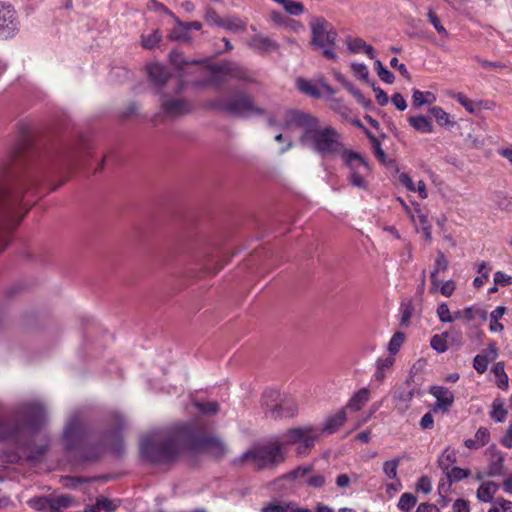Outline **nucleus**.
Segmentation results:
<instances>
[{"label": "nucleus", "instance_id": "obj_34", "mask_svg": "<svg viewBox=\"0 0 512 512\" xmlns=\"http://www.w3.org/2000/svg\"><path fill=\"white\" fill-rule=\"evenodd\" d=\"M170 63L175 66L177 69H183L186 65L189 64H200L202 60H187L183 53L179 51H171L169 54Z\"/></svg>", "mask_w": 512, "mask_h": 512}, {"label": "nucleus", "instance_id": "obj_6", "mask_svg": "<svg viewBox=\"0 0 512 512\" xmlns=\"http://www.w3.org/2000/svg\"><path fill=\"white\" fill-rule=\"evenodd\" d=\"M311 41L314 49L322 51V54L330 60H337L335 44L337 31L324 17H314L310 21Z\"/></svg>", "mask_w": 512, "mask_h": 512}, {"label": "nucleus", "instance_id": "obj_16", "mask_svg": "<svg viewBox=\"0 0 512 512\" xmlns=\"http://www.w3.org/2000/svg\"><path fill=\"white\" fill-rule=\"evenodd\" d=\"M429 393L436 398V402L432 406V411H449L454 402V395L448 388L434 385L430 387Z\"/></svg>", "mask_w": 512, "mask_h": 512}, {"label": "nucleus", "instance_id": "obj_26", "mask_svg": "<svg viewBox=\"0 0 512 512\" xmlns=\"http://www.w3.org/2000/svg\"><path fill=\"white\" fill-rule=\"evenodd\" d=\"M498 491V485L495 482L487 481L482 483L477 489V499L481 502H491Z\"/></svg>", "mask_w": 512, "mask_h": 512}, {"label": "nucleus", "instance_id": "obj_44", "mask_svg": "<svg viewBox=\"0 0 512 512\" xmlns=\"http://www.w3.org/2000/svg\"><path fill=\"white\" fill-rule=\"evenodd\" d=\"M161 41V35L159 30H154L149 35L141 36V44L145 49H153L155 48L159 42Z\"/></svg>", "mask_w": 512, "mask_h": 512}, {"label": "nucleus", "instance_id": "obj_28", "mask_svg": "<svg viewBox=\"0 0 512 512\" xmlns=\"http://www.w3.org/2000/svg\"><path fill=\"white\" fill-rule=\"evenodd\" d=\"M477 316L480 317L483 321H485L487 318L486 311H484L480 308H475L473 306H470L463 310H459V311L455 312V319L463 318L466 321H471Z\"/></svg>", "mask_w": 512, "mask_h": 512}, {"label": "nucleus", "instance_id": "obj_51", "mask_svg": "<svg viewBox=\"0 0 512 512\" xmlns=\"http://www.w3.org/2000/svg\"><path fill=\"white\" fill-rule=\"evenodd\" d=\"M439 320L443 323H451L455 320V314L452 316L446 303H441L437 308Z\"/></svg>", "mask_w": 512, "mask_h": 512}, {"label": "nucleus", "instance_id": "obj_2", "mask_svg": "<svg viewBox=\"0 0 512 512\" xmlns=\"http://www.w3.org/2000/svg\"><path fill=\"white\" fill-rule=\"evenodd\" d=\"M302 130L299 142L322 158L336 157L345 149L341 134L331 125L320 126L319 119L307 112L290 109L283 115L282 129Z\"/></svg>", "mask_w": 512, "mask_h": 512}, {"label": "nucleus", "instance_id": "obj_7", "mask_svg": "<svg viewBox=\"0 0 512 512\" xmlns=\"http://www.w3.org/2000/svg\"><path fill=\"white\" fill-rule=\"evenodd\" d=\"M339 157L342 166L347 169V181L352 187L367 190V176L370 174L371 167L366 158L359 152L345 148Z\"/></svg>", "mask_w": 512, "mask_h": 512}, {"label": "nucleus", "instance_id": "obj_53", "mask_svg": "<svg viewBox=\"0 0 512 512\" xmlns=\"http://www.w3.org/2000/svg\"><path fill=\"white\" fill-rule=\"evenodd\" d=\"M21 460V456L16 451L0 450V461L6 464H16Z\"/></svg>", "mask_w": 512, "mask_h": 512}, {"label": "nucleus", "instance_id": "obj_5", "mask_svg": "<svg viewBox=\"0 0 512 512\" xmlns=\"http://www.w3.org/2000/svg\"><path fill=\"white\" fill-rule=\"evenodd\" d=\"M205 107L239 118H248L252 115L265 114V109L256 106L252 97L245 92L235 93L232 97L226 100H210L205 104Z\"/></svg>", "mask_w": 512, "mask_h": 512}, {"label": "nucleus", "instance_id": "obj_55", "mask_svg": "<svg viewBox=\"0 0 512 512\" xmlns=\"http://www.w3.org/2000/svg\"><path fill=\"white\" fill-rule=\"evenodd\" d=\"M374 93H375V98L377 100V103L380 105V106H385L388 104V101H389V98H388V95L387 93L381 89L379 86H377L376 82L375 81H372L370 83Z\"/></svg>", "mask_w": 512, "mask_h": 512}, {"label": "nucleus", "instance_id": "obj_38", "mask_svg": "<svg viewBox=\"0 0 512 512\" xmlns=\"http://www.w3.org/2000/svg\"><path fill=\"white\" fill-rule=\"evenodd\" d=\"M374 68L378 77L386 84H392L395 80L394 74L389 71L379 59L374 61Z\"/></svg>", "mask_w": 512, "mask_h": 512}, {"label": "nucleus", "instance_id": "obj_8", "mask_svg": "<svg viewBox=\"0 0 512 512\" xmlns=\"http://www.w3.org/2000/svg\"><path fill=\"white\" fill-rule=\"evenodd\" d=\"M262 406L266 417L273 420L292 418L298 413V405L295 400L282 397L276 390H267L264 392Z\"/></svg>", "mask_w": 512, "mask_h": 512}, {"label": "nucleus", "instance_id": "obj_62", "mask_svg": "<svg viewBox=\"0 0 512 512\" xmlns=\"http://www.w3.org/2000/svg\"><path fill=\"white\" fill-rule=\"evenodd\" d=\"M495 285L508 286L512 284V276L505 274L502 271H497L494 274Z\"/></svg>", "mask_w": 512, "mask_h": 512}, {"label": "nucleus", "instance_id": "obj_20", "mask_svg": "<svg viewBox=\"0 0 512 512\" xmlns=\"http://www.w3.org/2000/svg\"><path fill=\"white\" fill-rule=\"evenodd\" d=\"M248 46L259 54L277 51L279 44L271 38L262 34L253 35L248 41Z\"/></svg>", "mask_w": 512, "mask_h": 512}, {"label": "nucleus", "instance_id": "obj_33", "mask_svg": "<svg viewBox=\"0 0 512 512\" xmlns=\"http://www.w3.org/2000/svg\"><path fill=\"white\" fill-rule=\"evenodd\" d=\"M412 99H413V107L419 108L426 103L434 102L436 100V97L430 91L422 92L418 89H413Z\"/></svg>", "mask_w": 512, "mask_h": 512}, {"label": "nucleus", "instance_id": "obj_40", "mask_svg": "<svg viewBox=\"0 0 512 512\" xmlns=\"http://www.w3.org/2000/svg\"><path fill=\"white\" fill-rule=\"evenodd\" d=\"M448 335V332H443L441 334H436L432 336L430 341L431 347L438 353H444L445 351H447L448 346L446 340Z\"/></svg>", "mask_w": 512, "mask_h": 512}, {"label": "nucleus", "instance_id": "obj_4", "mask_svg": "<svg viewBox=\"0 0 512 512\" xmlns=\"http://www.w3.org/2000/svg\"><path fill=\"white\" fill-rule=\"evenodd\" d=\"M282 445L278 441L253 445L240 457L234 459L233 463L242 465L245 462H250L256 470L275 467L285 461Z\"/></svg>", "mask_w": 512, "mask_h": 512}, {"label": "nucleus", "instance_id": "obj_27", "mask_svg": "<svg viewBox=\"0 0 512 512\" xmlns=\"http://www.w3.org/2000/svg\"><path fill=\"white\" fill-rule=\"evenodd\" d=\"M429 113L435 118L441 127H450L456 124L455 121L451 120L450 114L439 106L431 107L429 109Z\"/></svg>", "mask_w": 512, "mask_h": 512}, {"label": "nucleus", "instance_id": "obj_52", "mask_svg": "<svg viewBox=\"0 0 512 512\" xmlns=\"http://www.w3.org/2000/svg\"><path fill=\"white\" fill-rule=\"evenodd\" d=\"M228 76H225L223 72H212V75L208 81L202 85H211L217 89L221 88L222 85L227 81Z\"/></svg>", "mask_w": 512, "mask_h": 512}, {"label": "nucleus", "instance_id": "obj_30", "mask_svg": "<svg viewBox=\"0 0 512 512\" xmlns=\"http://www.w3.org/2000/svg\"><path fill=\"white\" fill-rule=\"evenodd\" d=\"M408 459L406 454L398 456L392 460L383 463V472L388 479H395L397 477V468L401 461Z\"/></svg>", "mask_w": 512, "mask_h": 512}, {"label": "nucleus", "instance_id": "obj_63", "mask_svg": "<svg viewBox=\"0 0 512 512\" xmlns=\"http://www.w3.org/2000/svg\"><path fill=\"white\" fill-rule=\"evenodd\" d=\"M416 488L418 491H421L425 494L430 493L432 489L431 480L427 476H422L419 478Z\"/></svg>", "mask_w": 512, "mask_h": 512}, {"label": "nucleus", "instance_id": "obj_29", "mask_svg": "<svg viewBox=\"0 0 512 512\" xmlns=\"http://www.w3.org/2000/svg\"><path fill=\"white\" fill-rule=\"evenodd\" d=\"M217 27H221L233 32H239L245 30L246 23L240 18L233 16L227 19L219 20V22H217Z\"/></svg>", "mask_w": 512, "mask_h": 512}, {"label": "nucleus", "instance_id": "obj_3", "mask_svg": "<svg viewBox=\"0 0 512 512\" xmlns=\"http://www.w3.org/2000/svg\"><path fill=\"white\" fill-rule=\"evenodd\" d=\"M45 407L37 402L21 403L16 410L0 418V442L19 443L39 431L45 421Z\"/></svg>", "mask_w": 512, "mask_h": 512}, {"label": "nucleus", "instance_id": "obj_54", "mask_svg": "<svg viewBox=\"0 0 512 512\" xmlns=\"http://www.w3.org/2000/svg\"><path fill=\"white\" fill-rule=\"evenodd\" d=\"M347 48L349 53L356 54L362 51V48L366 44V42L361 38H351L348 37L346 40Z\"/></svg>", "mask_w": 512, "mask_h": 512}, {"label": "nucleus", "instance_id": "obj_43", "mask_svg": "<svg viewBox=\"0 0 512 512\" xmlns=\"http://www.w3.org/2000/svg\"><path fill=\"white\" fill-rule=\"evenodd\" d=\"M351 70L353 72V75L356 78L364 81L367 84L371 83L370 80H369V70H368V67L364 63L352 62L351 63Z\"/></svg>", "mask_w": 512, "mask_h": 512}, {"label": "nucleus", "instance_id": "obj_14", "mask_svg": "<svg viewBox=\"0 0 512 512\" xmlns=\"http://www.w3.org/2000/svg\"><path fill=\"white\" fill-rule=\"evenodd\" d=\"M147 74L155 93L163 98L165 96L163 92L164 88L169 84L172 78L170 69L164 65L152 63L147 66Z\"/></svg>", "mask_w": 512, "mask_h": 512}, {"label": "nucleus", "instance_id": "obj_9", "mask_svg": "<svg viewBox=\"0 0 512 512\" xmlns=\"http://www.w3.org/2000/svg\"><path fill=\"white\" fill-rule=\"evenodd\" d=\"M319 437L318 430L313 426H304L291 428L285 431L280 439L282 444H296L301 445L297 448V453L302 455L306 454L315 444Z\"/></svg>", "mask_w": 512, "mask_h": 512}, {"label": "nucleus", "instance_id": "obj_21", "mask_svg": "<svg viewBox=\"0 0 512 512\" xmlns=\"http://www.w3.org/2000/svg\"><path fill=\"white\" fill-rule=\"evenodd\" d=\"M498 357V348L495 343H490L484 354H477L473 359V368L483 374L487 371L490 361Z\"/></svg>", "mask_w": 512, "mask_h": 512}, {"label": "nucleus", "instance_id": "obj_17", "mask_svg": "<svg viewBox=\"0 0 512 512\" xmlns=\"http://www.w3.org/2000/svg\"><path fill=\"white\" fill-rule=\"evenodd\" d=\"M192 106L184 99H167L161 102V112L168 117H178L190 113Z\"/></svg>", "mask_w": 512, "mask_h": 512}, {"label": "nucleus", "instance_id": "obj_59", "mask_svg": "<svg viewBox=\"0 0 512 512\" xmlns=\"http://www.w3.org/2000/svg\"><path fill=\"white\" fill-rule=\"evenodd\" d=\"M306 484L313 488H322L326 484V478L322 474H316L306 479Z\"/></svg>", "mask_w": 512, "mask_h": 512}, {"label": "nucleus", "instance_id": "obj_45", "mask_svg": "<svg viewBox=\"0 0 512 512\" xmlns=\"http://www.w3.org/2000/svg\"><path fill=\"white\" fill-rule=\"evenodd\" d=\"M455 99L470 114L476 113V111L479 109L477 107V101L470 100L466 95H464L461 92H459L455 95Z\"/></svg>", "mask_w": 512, "mask_h": 512}, {"label": "nucleus", "instance_id": "obj_61", "mask_svg": "<svg viewBox=\"0 0 512 512\" xmlns=\"http://www.w3.org/2000/svg\"><path fill=\"white\" fill-rule=\"evenodd\" d=\"M474 438L476 440H478V443L480 444V446L483 447L484 445H486L489 442V440H490V433H489L487 428L480 427L476 431Z\"/></svg>", "mask_w": 512, "mask_h": 512}, {"label": "nucleus", "instance_id": "obj_46", "mask_svg": "<svg viewBox=\"0 0 512 512\" xmlns=\"http://www.w3.org/2000/svg\"><path fill=\"white\" fill-rule=\"evenodd\" d=\"M428 21L433 25L434 29L443 37H448V31L441 24L439 17L437 14L430 8L427 13Z\"/></svg>", "mask_w": 512, "mask_h": 512}, {"label": "nucleus", "instance_id": "obj_23", "mask_svg": "<svg viewBox=\"0 0 512 512\" xmlns=\"http://www.w3.org/2000/svg\"><path fill=\"white\" fill-rule=\"evenodd\" d=\"M447 269H448V261L444 255V253L441 251H438L437 258H436L435 264H434V269L430 273V280H431L433 289L436 290L440 284V281L438 280V277H437L438 273L440 271H445Z\"/></svg>", "mask_w": 512, "mask_h": 512}, {"label": "nucleus", "instance_id": "obj_11", "mask_svg": "<svg viewBox=\"0 0 512 512\" xmlns=\"http://www.w3.org/2000/svg\"><path fill=\"white\" fill-rule=\"evenodd\" d=\"M63 438L66 450H78L84 447L90 436L77 419H71L64 430Z\"/></svg>", "mask_w": 512, "mask_h": 512}, {"label": "nucleus", "instance_id": "obj_12", "mask_svg": "<svg viewBox=\"0 0 512 512\" xmlns=\"http://www.w3.org/2000/svg\"><path fill=\"white\" fill-rule=\"evenodd\" d=\"M19 31V20L11 4L0 2V38L14 37Z\"/></svg>", "mask_w": 512, "mask_h": 512}, {"label": "nucleus", "instance_id": "obj_39", "mask_svg": "<svg viewBox=\"0 0 512 512\" xmlns=\"http://www.w3.org/2000/svg\"><path fill=\"white\" fill-rule=\"evenodd\" d=\"M448 482L450 484L459 482L465 478H468L471 475V471L469 469H463L460 467H453L449 470V472L445 473Z\"/></svg>", "mask_w": 512, "mask_h": 512}, {"label": "nucleus", "instance_id": "obj_49", "mask_svg": "<svg viewBox=\"0 0 512 512\" xmlns=\"http://www.w3.org/2000/svg\"><path fill=\"white\" fill-rule=\"evenodd\" d=\"M290 502L282 503L280 501L270 502L263 506L261 512H290Z\"/></svg>", "mask_w": 512, "mask_h": 512}, {"label": "nucleus", "instance_id": "obj_42", "mask_svg": "<svg viewBox=\"0 0 512 512\" xmlns=\"http://www.w3.org/2000/svg\"><path fill=\"white\" fill-rule=\"evenodd\" d=\"M417 503V497L412 493H403L398 501V508L403 512H409Z\"/></svg>", "mask_w": 512, "mask_h": 512}, {"label": "nucleus", "instance_id": "obj_15", "mask_svg": "<svg viewBox=\"0 0 512 512\" xmlns=\"http://www.w3.org/2000/svg\"><path fill=\"white\" fill-rule=\"evenodd\" d=\"M211 72H223L228 78H234L246 83H254L255 78L253 74L246 67L236 64L225 62L216 64L210 67Z\"/></svg>", "mask_w": 512, "mask_h": 512}, {"label": "nucleus", "instance_id": "obj_10", "mask_svg": "<svg viewBox=\"0 0 512 512\" xmlns=\"http://www.w3.org/2000/svg\"><path fill=\"white\" fill-rule=\"evenodd\" d=\"M30 508L41 512H60L74 505V499L67 494L37 496L29 499Z\"/></svg>", "mask_w": 512, "mask_h": 512}, {"label": "nucleus", "instance_id": "obj_35", "mask_svg": "<svg viewBox=\"0 0 512 512\" xmlns=\"http://www.w3.org/2000/svg\"><path fill=\"white\" fill-rule=\"evenodd\" d=\"M297 88L304 94L309 95L313 98H320L321 93L319 89L309 80L304 78H299L297 80Z\"/></svg>", "mask_w": 512, "mask_h": 512}, {"label": "nucleus", "instance_id": "obj_60", "mask_svg": "<svg viewBox=\"0 0 512 512\" xmlns=\"http://www.w3.org/2000/svg\"><path fill=\"white\" fill-rule=\"evenodd\" d=\"M148 6L150 9H154L155 11L164 13V14L172 17L175 20V17H176L175 14L163 3H161L157 0H150Z\"/></svg>", "mask_w": 512, "mask_h": 512}, {"label": "nucleus", "instance_id": "obj_25", "mask_svg": "<svg viewBox=\"0 0 512 512\" xmlns=\"http://www.w3.org/2000/svg\"><path fill=\"white\" fill-rule=\"evenodd\" d=\"M408 123L420 133H432L434 131L432 122L424 115L410 116Z\"/></svg>", "mask_w": 512, "mask_h": 512}, {"label": "nucleus", "instance_id": "obj_36", "mask_svg": "<svg viewBox=\"0 0 512 512\" xmlns=\"http://www.w3.org/2000/svg\"><path fill=\"white\" fill-rule=\"evenodd\" d=\"M47 451H48V444H42V445H34L31 447H27L25 453H26L27 459L29 461L38 462L45 456Z\"/></svg>", "mask_w": 512, "mask_h": 512}, {"label": "nucleus", "instance_id": "obj_57", "mask_svg": "<svg viewBox=\"0 0 512 512\" xmlns=\"http://www.w3.org/2000/svg\"><path fill=\"white\" fill-rule=\"evenodd\" d=\"M29 148V140L26 136H22L17 146L14 148L13 151V159L20 158L26 150Z\"/></svg>", "mask_w": 512, "mask_h": 512}, {"label": "nucleus", "instance_id": "obj_58", "mask_svg": "<svg viewBox=\"0 0 512 512\" xmlns=\"http://www.w3.org/2000/svg\"><path fill=\"white\" fill-rule=\"evenodd\" d=\"M351 94L354 96V98L357 100V102L367 110L372 109L373 103L370 99L366 98L359 89L355 87V89L351 92Z\"/></svg>", "mask_w": 512, "mask_h": 512}, {"label": "nucleus", "instance_id": "obj_22", "mask_svg": "<svg viewBox=\"0 0 512 512\" xmlns=\"http://www.w3.org/2000/svg\"><path fill=\"white\" fill-rule=\"evenodd\" d=\"M346 419L345 409H341L326 418L321 431L326 434H333L345 423Z\"/></svg>", "mask_w": 512, "mask_h": 512}, {"label": "nucleus", "instance_id": "obj_48", "mask_svg": "<svg viewBox=\"0 0 512 512\" xmlns=\"http://www.w3.org/2000/svg\"><path fill=\"white\" fill-rule=\"evenodd\" d=\"M405 340V334L403 332H396L389 341L388 350L391 354H396Z\"/></svg>", "mask_w": 512, "mask_h": 512}, {"label": "nucleus", "instance_id": "obj_19", "mask_svg": "<svg viewBox=\"0 0 512 512\" xmlns=\"http://www.w3.org/2000/svg\"><path fill=\"white\" fill-rule=\"evenodd\" d=\"M110 423L112 425H115L117 429L115 431H107L105 433V437L115 439V443L112 445L111 449L115 454L120 456L124 452V444L122 439L120 438L119 433L125 426V419L118 412H112L110 415Z\"/></svg>", "mask_w": 512, "mask_h": 512}, {"label": "nucleus", "instance_id": "obj_37", "mask_svg": "<svg viewBox=\"0 0 512 512\" xmlns=\"http://www.w3.org/2000/svg\"><path fill=\"white\" fill-rule=\"evenodd\" d=\"M330 108L335 113L340 115L344 120H349L351 116V109L343 102L342 99L334 98L331 100Z\"/></svg>", "mask_w": 512, "mask_h": 512}, {"label": "nucleus", "instance_id": "obj_47", "mask_svg": "<svg viewBox=\"0 0 512 512\" xmlns=\"http://www.w3.org/2000/svg\"><path fill=\"white\" fill-rule=\"evenodd\" d=\"M195 406L203 414L214 415L219 412V404L215 401L195 402Z\"/></svg>", "mask_w": 512, "mask_h": 512}, {"label": "nucleus", "instance_id": "obj_13", "mask_svg": "<svg viewBox=\"0 0 512 512\" xmlns=\"http://www.w3.org/2000/svg\"><path fill=\"white\" fill-rule=\"evenodd\" d=\"M415 396H422V391L418 384L414 383L413 377H408L404 383H402L393 392V401L396 403V407L399 410H406L409 408V403Z\"/></svg>", "mask_w": 512, "mask_h": 512}, {"label": "nucleus", "instance_id": "obj_32", "mask_svg": "<svg viewBox=\"0 0 512 512\" xmlns=\"http://www.w3.org/2000/svg\"><path fill=\"white\" fill-rule=\"evenodd\" d=\"M457 457L456 453L449 448H446L441 456L438 458V466L442 469L443 473L449 472L451 469L450 466L456 463Z\"/></svg>", "mask_w": 512, "mask_h": 512}, {"label": "nucleus", "instance_id": "obj_41", "mask_svg": "<svg viewBox=\"0 0 512 512\" xmlns=\"http://www.w3.org/2000/svg\"><path fill=\"white\" fill-rule=\"evenodd\" d=\"M313 470L311 465L308 466H299L296 469L290 471L289 473L283 475L278 480L288 479V480H297L306 477Z\"/></svg>", "mask_w": 512, "mask_h": 512}, {"label": "nucleus", "instance_id": "obj_56", "mask_svg": "<svg viewBox=\"0 0 512 512\" xmlns=\"http://www.w3.org/2000/svg\"><path fill=\"white\" fill-rule=\"evenodd\" d=\"M96 502H97V506L100 509V512L101 511L114 512L117 508V505L112 500H110L104 496L98 497L96 499Z\"/></svg>", "mask_w": 512, "mask_h": 512}, {"label": "nucleus", "instance_id": "obj_1", "mask_svg": "<svg viewBox=\"0 0 512 512\" xmlns=\"http://www.w3.org/2000/svg\"><path fill=\"white\" fill-rule=\"evenodd\" d=\"M205 452L213 458H222L227 447L215 436L206 435L194 422L175 425L167 433L153 434L141 439V457L153 464L173 462L182 451Z\"/></svg>", "mask_w": 512, "mask_h": 512}, {"label": "nucleus", "instance_id": "obj_24", "mask_svg": "<svg viewBox=\"0 0 512 512\" xmlns=\"http://www.w3.org/2000/svg\"><path fill=\"white\" fill-rule=\"evenodd\" d=\"M370 391L368 388H361L348 401L347 408L352 411H359L368 402Z\"/></svg>", "mask_w": 512, "mask_h": 512}, {"label": "nucleus", "instance_id": "obj_64", "mask_svg": "<svg viewBox=\"0 0 512 512\" xmlns=\"http://www.w3.org/2000/svg\"><path fill=\"white\" fill-rule=\"evenodd\" d=\"M453 511L454 512H470L469 502L465 499H457L453 503Z\"/></svg>", "mask_w": 512, "mask_h": 512}, {"label": "nucleus", "instance_id": "obj_31", "mask_svg": "<svg viewBox=\"0 0 512 512\" xmlns=\"http://www.w3.org/2000/svg\"><path fill=\"white\" fill-rule=\"evenodd\" d=\"M507 410L504 408V403L501 399L496 398L492 402V411L490 417L497 423H502L507 417Z\"/></svg>", "mask_w": 512, "mask_h": 512}, {"label": "nucleus", "instance_id": "obj_50", "mask_svg": "<svg viewBox=\"0 0 512 512\" xmlns=\"http://www.w3.org/2000/svg\"><path fill=\"white\" fill-rule=\"evenodd\" d=\"M285 11L293 16H299L304 13V5L300 2L286 0V4L283 5Z\"/></svg>", "mask_w": 512, "mask_h": 512}, {"label": "nucleus", "instance_id": "obj_18", "mask_svg": "<svg viewBox=\"0 0 512 512\" xmlns=\"http://www.w3.org/2000/svg\"><path fill=\"white\" fill-rule=\"evenodd\" d=\"M486 455L488 456V466L486 475L488 477H498L504 474V454L491 446L487 449Z\"/></svg>", "mask_w": 512, "mask_h": 512}]
</instances>
